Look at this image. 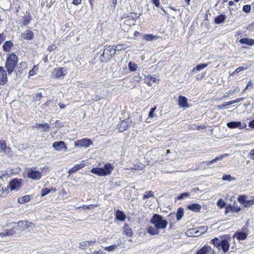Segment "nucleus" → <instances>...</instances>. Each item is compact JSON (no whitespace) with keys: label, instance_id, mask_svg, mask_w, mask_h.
<instances>
[{"label":"nucleus","instance_id":"obj_1","mask_svg":"<svg viewBox=\"0 0 254 254\" xmlns=\"http://www.w3.org/2000/svg\"><path fill=\"white\" fill-rule=\"evenodd\" d=\"M17 56L14 53L8 54L6 57L5 67L8 75H11L17 65Z\"/></svg>","mask_w":254,"mask_h":254},{"label":"nucleus","instance_id":"obj_2","mask_svg":"<svg viewBox=\"0 0 254 254\" xmlns=\"http://www.w3.org/2000/svg\"><path fill=\"white\" fill-rule=\"evenodd\" d=\"M114 167L109 163L106 164L104 168L100 167L93 168L91 172L99 176H106L110 175L114 169Z\"/></svg>","mask_w":254,"mask_h":254},{"label":"nucleus","instance_id":"obj_3","mask_svg":"<svg viewBox=\"0 0 254 254\" xmlns=\"http://www.w3.org/2000/svg\"><path fill=\"white\" fill-rule=\"evenodd\" d=\"M150 222L155 227L159 229H165L167 225V221L159 214H154L151 218Z\"/></svg>","mask_w":254,"mask_h":254},{"label":"nucleus","instance_id":"obj_4","mask_svg":"<svg viewBox=\"0 0 254 254\" xmlns=\"http://www.w3.org/2000/svg\"><path fill=\"white\" fill-rule=\"evenodd\" d=\"M116 50L112 46L106 48L101 56L100 60L103 62H106L109 60L116 54Z\"/></svg>","mask_w":254,"mask_h":254},{"label":"nucleus","instance_id":"obj_5","mask_svg":"<svg viewBox=\"0 0 254 254\" xmlns=\"http://www.w3.org/2000/svg\"><path fill=\"white\" fill-rule=\"evenodd\" d=\"M22 181L21 179L15 178L10 181L7 187L11 191L18 190L21 187Z\"/></svg>","mask_w":254,"mask_h":254},{"label":"nucleus","instance_id":"obj_6","mask_svg":"<svg viewBox=\"0 0 254 254\" xmlns=\"http://www.w3.org/2000/svg\"><path fill=\"white\" fill-rule=\"evenodd\" d=\"M66 73V70L64 67L55 68L52 71L51 77L57 78H63Z\"/></svg>","mask_w":254,"mask_h":254},{"label":"nucleus","instance_id":"obj_7","mask_svg":"<svg viewBox=\"0 0 254 254\" xmlns=\"http://www.w3.org/2000/svg\"><path fill=\"white\" fill-rule=\"evenodd\" d=\"M27 176L32 180H39L42 178V173L38 171L30 169L27 172Z\"/></svg>","mask_w":254,"mask_h":254},{"label":"nucleus","instance_id":"obj_8","mask_svg":"<svg viewBox=\"0 0 254 254\" xmlns=\"http://www.w3.org/2000/svg\"><path fill=\"white\" fill-rule=\"evenodd\" d=\"M92 143V141L87 138H83L81 140H77L74 142V146L76 147H88Z\"/></svg>","mask_w":254,"mask_h":254},{"label":"nucleus","instance_id":"obj_9","mask_svg":"<svg viewBox=\"0 0 254 254\" xmlns=\"http://www.w3.org/2000/svg\"><path fill=\"white\" fill-rule=\"evenodd\" d=\"M227 126L230 128H239L240 129L245 128L247 125L245 123L242 124L241 122L232 121L227 124Z\"/></svg>","mask_w":254,"mask_h":254},{"label":"nucleus","instance_id":"obj_10","mask_svg":"<svg viewBox=\"0 0 254 254\" xmlns=\"http://www.w3.org/2000/svg\"><path fill=\"white\" fill-rule=\"evenodd\" d=\"M52 146L58 151H62L63 149H64L65 151L67 150L65 143L63 141H56L53 144Z\"/></svg>","mask_w":254,"mask_h":254},{"label":"nucleus","instance_id":"obj_11","mask_svg":"<svg viewBox=\"0 0 254 254\" xmlns=\"http://www.w3.org/2000/svg\"><path fill=\"white\" fill-rule=\"evenodd\" d=\"M178 105L180 108L186 109L189 107L188 103V99L186 97L182 96H180L178 98Z\"/></svg>","mask_w":254,"mask_h":254},{"label":"nucleus","instance_id":"obj_12","mask_svg":"<svg viewBox=\"0 0 254 254\" xmlns=\"http://www.w3.org/2000/svg\"><path fill=\"white\" fill-rule=\"evenodd\" d=\"M7 82V77L6 71L3 67H0V84H4Z\"/></svg>","mask_w":254,"mask_h":254},{"label":"nucleus","instance_id":"obj_13","mask_svg":"<svg viewBox=\"0 0 254 254\" xmlns=\"http://www.w3.org/2000/svg\"><path fill=\"white\" fill-rule=\"evenodd\" d=\"M21 37L26 40H32L34 38V34L30 30H26L21 34Z\"/></svg>","mask_w":254,"mask_h":254},{"label":"nucleus","instance_id":"obj_14","mask_svg":"<svg viewBox=\"0 0 254 254\" xmlns=\"http://www.w3.org/2000/svg\"><path fill=\"white\" fill-rule=\"evenodd\" d=\"M130 121L129 120H127V121H122L121 123L119 124V130L121 132H123L126 130L129 125Z\"/></svg>","mask_w":254,"mask_h":254},{"label":"nucleus","instance_id":"obj_15","mask_svg":"<svg viewBox=\"0 0 254 254\" xmlns=\"http://www.w3.org/2000/svg\"><path fill=\"white\" fill-rule=\"evenodd\" d=\"M212 252L211 248L209 246H204L195 254H209Z\"/></svg>","mask_w":254,"mask_h":254},{"label":"nucleus","instance_id":"obj_16","mask_svg":"<svg viewBox=\"0 0 254 254\" xmlns=\"http://www.w3.org/2000/svg\"><path fill=\"white\" fill-rule=\"evenodd\" d=\"M32 17L29 14L22 17L20 21V23L22 26L27 25L31 21Z\"/></svg>","mask_w":254,"mask_h":254},{"label":"nucleus","instance_id":"obj_17","mask_svg":"<svg viewBox=\"0 0 254 254\" xmlns=\"http://www.w3.org/2000/svg\"><path fill=\"white\" fill-rule=\"evenodd\" d=\"M84 166H85V165L83 164V163L77 164L74 165L72 168L70 169L69 170L68 173L69 175L72 174L76 172L78 170L82 169Z\"/></svg>","mask_w":254,"mask_h":254},{"label":"nucleus","instance_id":"obj_18","mask_svg":"<svg viewBox=\"0 0 254 254\" xmlns=\"http://www.w3.org/2000/svg\"><path fill=\"white\" fill-rule=\"evenodd\" d=\"M230 245L228 241L226 239L222 240L220 248L224 253H226L229 250Z\"/></svg>","mask_w":254,"mask_h":254},{"label":"nucleus","instance_id":"obj_19","mask_svg":"<svg viewBox=\"0 0 254 254\" xmlns=\"http://www.w3.org/2000/svg\"><path fill=\"white\" fill-rule=\"evenodd\" d=\"M197 232H198L197 228L190 229L187 231L186 235L188 237H197L199 235L197 234Z\"/></svg>","mask_w":254,"mask_h":254},{"label":"nucleus","instance_id":"obj_20","mask_svg":"<svg viewBox=\"0 0 254 254\" xmlns=\"http://www.w3.org/2000/svg\"><path fill=\"white\" fill-rule=\"evenodd\" d=\"M123 232L125 235L128 237H131L133 235L132 231L127 224H125L124 225L123 227Z\"/></svg>","mask_w":254,"mask_h":254},{"label":"nucleus","instance_id":"obj_21","mask_svg":"<svg viewBox=\"0 0 254 254\" xmlns=\"http://www.w3.org/2000/svg\"><path fill=\"white\" fill-rule=\"evenodd\" d=\"M115 215L117 219L121 221H124L126 218V216L124 213L120 210L116 211Z\"/></svg>","mask_w":254,"mask_h":254},{"label":"nucleus","instance_id":"obj_22","mask_svg":"<svg viewBox=\"0 0 254 254\" xmlns=\"http://www.w3.org/2000/svg\"><path fill=\"white\" fill-rule=\"evenodd\" d=\"M13 46V44L10 41H7L5 42L3 45L2 48L4 51L8 52L10 51L11 47Z\"/></svg>","mask_w":254,"mask_h":254},{"label":"nucleus","instance_id":"obj_23","mask_svg":"<svg viewBox=\"0 0 254 254\" xmlns=\"http://www.w3.org/2000/svg\"><path fill=\"white\" fill-rule=\"evenodd\" d=\"M188 208L195 212H199L201 209V206L196 203H193L188 206Z\"/></svg>","mask_w":254,"mask_h":254},{"label":"nucleus","instance_id":"obj_24","mask_svg":"<svg viewBox=\"0 0 254 254\" xmlns=\"http://www.w3.org/2000/svg\"><path fill=\"white\" fill-rule=\"evenodd\" d=\"M240 43L242 44L252 46L254 44V40L247 38H244L240 40Z\"/></svg>","mask_w":254,"mask_h":254},{"label":"nucleus","instance_id":"obj_25","mask_svg":"<svg viewBox=\"0 0 254 254\" xmlns=\"http://www.w3.org/2000/svg\"><path fill=\"white\" fill-rule=\"evenodd\" d=\"M226 16L221 14L214 18V22L217 24H221L226 19Z\"/></svg>","mask_w":254,"mask_h":254},{"label":"nucleus","instance_id":"obj_26","mask_svg":"<svg viewBox=\"0 0 254 254\" xmlns=\"http://www.w3.org/2000/svg\"><path fill=\"white\" fill-rule=\"evenodd\" d=\"M248 236V234L244 232H237L235 234V236L237 237V238L239 240H245Z\"/></svg>","mask_w":254,"mask_h":254},{"label":"nucleus","instance_id":"obj_27","mask_svg":"<svg viewBox=\"0 0 254 254\" xmlns=\"http://www.w3.org/2000/svg\"><path fill=\"white\" fill-rule=\"evenodd\" d=\"M208 65V63L201 64L197 65L196 66L194 67L192 70V72H194L195 71H199L204 68L206 67Z\"/></svg>","mask_w":254,"mask_h":254},{"label":"nucleus","instance_id":"obj_28","mask_svg":"<svg viewBox=\"0 0 254 254\" xmlns=\"http://www.w3.org/2000/svg\"><path fill=\"white\" fill-rule=\"evenodd\" d=\"M159 229L155 227L150 226L147 229V232L151 235H155L159 234Z\"/></svg>","mask_w":254,"mask_h":254},{"label":"nucleus","instance_id":"obj_29","mask_svg":"<svg viewBox=\"0 0 254 254\" xmlns=\"http://www.w3.org/2000/svg\"><path fill=\"white\" fill-rule=\"evenodd\" d=\"M228 154H225L224 155H220L217 157H216L215 158H214V159L212 160L211 161H206L205 162V164L207 165H210L211 164H212L215 162H216L217 161H220V160H221L225 156H227Z\"/></svg>","mask_w":254,"mask_h":254},{"label":"nucleus","instance_id":"obj_30","mask_svg":"<svg viewBox=\"0 0 254 254\" xmlns=\"http://www.w3.org/2000/svg\"><path fill=\"white\" fill-rule=\"evenodd\" d=\"M29 223L28 221H19L18 223V226L21 228L22 229H25L30 227Z\"/></svg>","mask_w":254,"mask_h":254},{"label":"nucleus","instance_id":"obj_31","mask_svg":"<svg viewBox=\"0 0 254 254\" xmlns=\"http://www.w3.org/2000/svg\"><path fill=\"white\" fill-rule=\"evenodd\" d=\"M30 197L29 195H25L18 198V201L19 203H24L29 201Z\"/></svg>","mask_w":254,"mask_h":254},{"label":"nucleus","instance_id":"obj_32","mask_svg":"<svg viewBox=\"0 0 254 254\" xmlns=\"http://www.w3.org/2000/svg\"><path fill=\"white\" fill-rule=\"evenodd\" d=\"M15 233V232L12 229L7 230L3 232L0 233L1 237L12 235Z\"/></svg>","mask_w":254,"mask_h":254},{"label":"nucleus","instance_id":"obj_33","mask_svg":"<svg viewBox=\"0 0 254 254\" xmlns=\"http://www.w3.org/2000/svg\"><path fill=\"white\" fill-rule=\"evenodd\" d=\"M140 15V14L138 15L137 13L135 12L130 13L127 16V18L129 20H133L135 21Z\"/></svg>","mask_w":254,"mask_h":254},{"label":"nucleus","instance_id":"obj_34","mask_svg":"<svg viewBox=\"0 0 254 254\" xmlns=\"http://www.w3.org/2000/svg\"><path fill=\"white\" fill-rule=\"evenodd\" d=\"M184 214V209L181 207L179 208L176 214L177 219L180 220L183 217Z\"/></svg>","mask_w":254,"mask_h":254},{"label":"nucleus","instance_id":"obj_35","mask_svg":"<svg viewBox=\"0 0 254 254\" xmlns=\"http://www.w3.org/2000/svg\"><path fill=\"white\" fill-rule=\"evenodd\" d=\"M55 191H56L55 189H53L51 190V189H49L48 188H44L41 190V194L42 196H45V195L48 194L51 191L55 192Z\"/></svg>","mask_w":254,"mask_h":254},{"label":"nucleus","instance_id":"obj_36","mask_svg":"<svg viewBox=\"0 0 254 254\" xmlns=\"http://www.w3.org/2000/svg\"><path fill=\"white\" fill-rule=\"evenodd\" d=\"M222 179L223 181H229L231 182L235 180V178L234 177H232L230 174H224Z\"/></svg>","mask_w":254,"mask_h":254},{"label":"nucleus","instance_id":"obj_37","mask_svg":"<svg viewBox=\"0 0 254 254\" xmlns=\"http://www.w3.org/2000/svg\"><path fill=\"white\" fill-rule=\"evenodd\" d=\"M36 126L38 128H42L43 131H46L49 128V125L47 123L44 124H38Z\"/></svg>","mask_w":254,"mask_h":254},{"label":"nucleus","instance_id":"obj_38","mask_svg":"<svg viewBox=\"0 0 254 254\" xmlns=\"http://www.w3.org/2000/svg\"><path fill=\"white\" fill-rule=\"evenodd\" d=\"M7 149H9V148L7 147L5 143V141L3 140H0V150L1 151H6Z\"/></svg>","mask_w":254,"mask_h":254},{"label":"nucleus","instance_id":"obj_39","mask_svg":"<svg viewBox=\"0 0 254 254\" xmlns=\"http://www.w3.org/2000/svg\"><path fill=\"white\" fill-rule=\"evenodd\" d=\"M94 243H95V240L94 241H84L79 244V246H80V248L82 249V247H88L89 245H90L91 244H93Z\"/></svg>","mask_w":254,"mask_h":254},{"label":"nucleus","instance_id":"obj_40","mask_svg":"<svg viewBox=\"0 0 254 254\" xmlns=\"http://www.w3.org/2000/svg\"><path fill=\"white\" fill-rule=\"evenodd\" d=\"M154 192L152 191H146L143 196V199L145 200L146 199L149 198L150 197H154Z\"/></svg>","mask_w":254,"mask_h":254},{"label":"nucleus","instance_id":"obj_41","mask_svg":"<svg viewBox=\"0 0 254 254\" xmlns=\"http://www.w3.org/2000/svg\"><path fill=\"white\" fill-rule=\"evenodd\" d=\"M143 39L146 41H150L156 40V38L152 34H146L143 36Z\"/></svg>","mask_w":254,"mask_h":254},{"label":"nucleus","instance_id":"obj_42","mask_svg":"<svg viewBox=\"0 0 254 254\" xmlns=\"http://www.w3.org/2000/svg\"><path fill=\"white\" fill-rule=\"evenodd\" d=\"M198 232H197V234H198L199 236L202 235V234L206 232L208 229L207 226H201L197 228Z\"/></svg>","mask_w":254,"mask_h":254},{"label":"nucleus","instance_id":"obj_43","mask_svg":"<svg viewBox=\"0 0 254 254\" xmlns=\"http://www.w3.org/2000/svg\"><path fill=\"white\" fill-rule=\"evenodd\" d=\"M38 70V66L37 65H35L34 67L29 71L28 73V77L29 78L30 76L35 75Z\"/></svg>","mask_w":254,"mask_h":254},{"label":"nucleus","instance_id":"obj_44","mask_svg":"<svg viewBox=\"0 0 254 254\" xmlns=\"http://www.w3.org/2000/svg\"><path fill=\"white\" fill-rule=\"evenodd\" d=\"M128 67L130 71H135L137 69L138 65L132 62H130L128 63Z\"/></svg>","mask_w":254,"mask_h":254},{"label":"nucleus","instance_id":"obj_45","mask_svg":"<svg viewBox=\"0 0 254 254\" xmlns=\"http://www.w3.org/2000/svg\"><path fill=\"white\" fill-rule=\"evenodd\" d=\"M119 245V244L118 245H113L108 247H106L104 249L106 251H107L108 252L115 251L118 248V246Z\"/></svg>","mask_w":254,"mask_h":254},{"label":"nucleus","instance_id":"obj_46","mask_svg":"<svg viewBox=\"0 0 254 254\" xmlns=\"http://www.w3.org/2000/svg\"><path fill=\"white\" fill-rule=\"evenodd\" d=\"M211 242L215 246L219 248L220 247L221 242H222V240H220L217 238H215L211 240Z\"/></svg>","mask_w":254,"mask_h":254},{"label":"nucleus","instance_id":"obj_47","mask_svg":"<svg viewBox=\"0 0 254 254\" xmlns=\"http://www.w3.org/2000/svg\"><path fill=\"white\" fill-rule=\"evenodd\" d=\"M254 204V201L253 200H246L245 203L243 205L245 207H250Z\"/></svg>","mask_w":254,"mask_h":254},{"label":"nucleus","instance_id":"obj_48","mask_svg":"<svg viewBox=\"0 0 254 254\" xmlns=\"http://www.w3.org/2000/svg\"><path fill=\"white\" fill-rule=\"evenodd\" d=\"M144 168V166L142 164H139L134 165L132 169L135 170L140 171L143 170Z\"/></svg>","mask_w":254,"mask_h":254},{"label":"nucleus","instance_id":"obj_49","mask_svg":"<svg viewBox=\"0 0 254 254\" xmlns=\"http://www.w3.org/2000/svg\"><path fill=\"white\" fill-rule=\"evenodd\" d=\"M190 196V193L189 192H184L182 193L181 195L177 196V199L178 200H181L184 199V198L188 197Z\"/></svg>","mask_w":254,"mask_h":254},{"label":"nucleus","instance_id":"obj_50","mask_svg":"<svg viewBox=\"0 0 254 254\" xmlns=\"http://www.w3.org/2000/svg\"><path fill=\"white\" fill-rule=\"evenodd\" d=\"M246 197L247 196L245 195H240L238 197V200L240 203L244 205L246 201Z\"/></svg>","mask_w":254,"mask_h":254},{"label":"nucleus","instance_id":"obj_51","mask_svg":"<svg viewBox=\"0 0 254 254\" xmlns=\"http://www.w3.org/2000/svg\"><path fill=\"white\" fill-rule=\"evenodd\" d=\"M156 110V107H154L151 109L149 113V117L151 118H153L155 117L154 115V112Z\"/></svg>","mask_w":254,"mask_h":254},{"label":"nucleus","instance_id":"obj_52","mask_svg":"<svg viewBox=\"0 0 254 254\" xmlns=\"http://www.w3.org/2000/svg\"><path fill=\"white\" fill-rule=\"evenodd\" d=\"M230 209L232 212L237 213L241 211V208L240 207L231 206Z\"/></svg>","mask_w":254,"mask_h":254},{"label":"nucleus","instance_id":"obj_53","mask_svg":"<svg viewBox=\"0 0 254 254\" xmlns=\"http://www.w3.org/2000/svg\"><path fill=\"white\" fill-rule=\"evenodd\" d=\"M238 88L237 87L236 88H235L234 90H229L228 92H227L226 93H225V96L226 97H228L229 96V95H231V94H234L235 92H237L238 91Z\"/></svg>","mask_w":254,"mask_h":254},{"label":"nucleus","instance_id":"obj_54","mask_svg":"<svg viewBox=\"0 0 254 254\" xmlns=\"http://www.w3.org/2000/svg\"><path fill=\"white\" fill-rule=\"evenodd\" d=\"M251 5H249V4L245 5L243 8V11H244L246 13L249 12L251 11Z\"/></svg>","mask_w":254,"mask_h":254},{"label":"nucleus","instance_id":"obj_55","mask_svg":"<svg viewBox=\"0 0 254 254\" xmlns=\"http://www.w3.org/2000/svg\"><path fill=\"white\" fill-rule=\"evenodd\" d=\"M148 79H149L151 81H152L153 82H155L157 80L156 78L153 75L147 76V77L145 78V80L147 81Z\"/></svg>","mask_w":254,"mask_h":254},{"label":"nucleus","instance_id":"obj_56","mask_svg":"<svg viewBox=\"0 0 254 254\" xmlns=\"http://www.w3.org/2000/svg\"><path fill=\"white\" fill-rule=\"evenodd\" d=\"M217 204L220 208H222L225 206V203L223 201H222L221 199H220L219 201H218Z\"/></svg>","mask_w":254,"mask_h":254},{"label":"nucleus","instance_id":"obj_57","mask_svg":"<svg viewBox=\"0 0 254 254\" xmlns=\"http://www.w3.org/2000/svg\"><path fill=\"white\" fill-rule=\"evenodd\" d=\"M97 206V205L96 204H90V205H83L82 208L85 209H90L91 208H92L93 207H96Z\"/></svg>","mask_w":254,"mask_h":254},{"label":"nucleus","instance_id":"obj_58","mask_svg":"<svg viewBox=\"0 0 254 254\" xmlns=\"http://www.w3.org/2000/svg\"><path fill=\"white\" fill-rule=\"evenodd\" d=\"M247 69V67H238L237 68H236L235 69V72H237V73L240 72V71H242V70H245V69Z\"/></svg>","mask_w":254,"mask_h":254},{"label":"nucleus","instance_id":"obj_59","mask_svg":"<svg viewBox=\"0 0 254 254\" xmlns=\"http://www.w3.org/2000/svg\"><path fill=\"white\" fill-rule=\"evenodd\" d=\"M5 35L3 33L0 34V45L5 40Z\"/></svg>","mask_w":254,"mask_h":254},{"label":"nucleus","instance_id":"obj_60","mask_svg":"<svg viewBox=\"0 0 254 254\" xmlns=\"http://www.w3.org/2000/svg\"><path fill=\"white\" fill-rule=\"evenodd\" d=\"M153 3L155 5L156 7H158L160 5L159 0H152Z\"/></svg>","mask_w":254,"mask_h":254},{"label":"nucleus","instance_id":"obj_61","mask_svg":"<svg viewBox=\"0 0 254 254\" xmlns=\"http://www.w3.org/2000/svg\"><path fill=\"white\" fill-rule=\"evenodd\" d=\"M82 0H73L72 3L74 5H78L81 2Z\"/></svg>","mask_w":254,"mask_h":254},{"label":"nucleus","instance_id":"obj_62","mask_svg":"<svg viewBox=\"0 0 254 254\" xmlns=\"http://www.w3.org/2000/svg\"><path fill=\"white\" fill-rule=\"evenodd\" d=\"M53 102L52 101L49 100H48L46 103L43 105V106L44 107V108H46L47 106L50 105L51 103H52Z\"/></svg>","mask_w":254,"mask_h":254},{"label":"nucleus","instance_id":"obj_63","mask_svg":"<svg viewBox=\"0 0 254 254\" xmlns=\"http://www.w3.org/2000/svg\"><path fill=\"white\" fill-rule=\"evenodd\" d=\"M249 155L250 156V157L254 159V149H253V150H252L249 154Z\"/></svg>","mask_w":254,"mask_h":254},{"label":"nucleus","instance_id":"obj_64","mask_svg":"<svg viewBox=\"0 0 254 254\" xmlns=\"http://www.w3.org/2000/svg\"><path fill=\"white\" fill-rule=\"evenodd\" d=\"M249 127L251 128H254V119L249 123Z\"/></svg>","mask_w":254,"mask_h":254}]
</instances>
